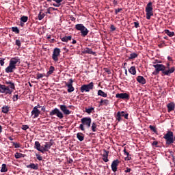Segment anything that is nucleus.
<instances>
[{"instance_id": "f257e3e1", "label": "nucleus", "mask_w": 175, "mask_h": 175, "mask_svg": "<svg viewBox=\"0 0 175 175\" xmlns=\"http://www.w3.org/2000/svg\"><path fill=\"white\" fill-rule=\"evenodd\" d=\"M153 68L155 70L152 72L154 76H157L159 75V72H161V76H170L172 73H174L175 68L172 67L170 69L166 70V66L163 64H154Z\"/></svg>"}, {"instance_id": "f03ea898", "label": "nucleus", "mask_w": 175, "mask_h": 175, "mask_svg": "<svg viewBox=\"0 0 175 175\" xmlns=\"http://www.w3.org/2000/svg\"><path fill=\"white\" fill-rule=\"evenodd\" d=\"M21 64V60L20 59V57H12L10 60L9 65L7 68H5V71L6 73H13L16 69H17V65H20Z\"/></svg>"}, {"instance_id": "7ed1b4c3", "label": "nucleus", "mask_w": 175, "mask_h": 175, "mask_svg": "<svg viewBox=\"0 0 175 175\" xmlns=\"http://www.w3.org/2000/svg\"><path fill=\"white\" fill-rule=\"evenodd\" d=\"M92 121V120L90 117L83 118L81 119V124L79 125V129H81V131H85L84 126H86V128H90L91 126Z\"/></svg>"}, {"instance_id": "20e7f679", "label": "nucleus", "mask_w": 175, "mask_h": 175, "mask_svg": "<svg viewBox=\"0 0 175 175\" xmlns=\"http://www.w3.org/2000/svg\"><path fill=\"white\" fill-rule=\"evenodd\" d=\"M167 146L173 144L174 143V134L173 131H167V133L163 136Z\"/></svg>"}, {"instance_id": "39448f33", "label": "nucleus", "mask_w": 175, "mask_h": 175, "mask_svg": "<svg viewBox=\"0 0 175 175\" xmlns=\"http://www.w3.org/2000/svg\"><path fill=\"white\" fill-rule=\"evenodd\" d=\"M75 29L77 31H81V36H83V38H85V36H87V35H88V32H90V31H88V29H87L85 26L83 24H77L75 25Z\"/></svg>"}, {"instance_id": "423d86ee", "label": "nucleus", "mask_w": 175, "mask_h": 175, "mask_svg": "<svg viewBox=\"0 0 175 175\" xmlns=\"http://www.w3.org/2000/svg\"><path fill=\"white\" fill-rule=\"evenodd\" d=\"M152 2L150 1L146 7L145 12L146 13V18L147 20L151 19V16H154V12L152 11Z\"/></svg>"}, {"instance_id": "0eeeda50", "label": "nucleus", "mask_w": 175, "mask_h": 175, "mask_svg": "<svg viewBox=\"0 0 175 175\" xmlns=\"http://www.w3.org/2000/svg\"><path fill=\"white\" fill-rule=\"evenodd\" d=\"M12 92L13 90L9 89V87H7L5 85L0 84V94H5V95H12Z\"/></svg>"}, {"instance_id": "6e6552de", "label": "nucleus", "mask_w": 175, "mask_h": 175, "mask_svg": "<svg viewBox=\"0 0 175 175\" xmlns=\"http://www.w3.org/2000/svg\"><path fill=\"white\" fill-rule=\"evenodd\" d=\"M91 90H94V82H90L88 85H83L81 87V92H90Z\"/></svg>"}, {"instance_id": "1a4fd4ad", "label": "nucleus", "mask_w": 175, "mask_h": 175, "mask_svg": "<svg viewBox=\"0 0 175 175\" xmlns=\"http://www.w3.org/2000/svg\"><path fill=\"white\" fill-rule=\"evenodd\" d=\"M49 116H56L60 120L64 118V113L58 108H55L49 113Z\"/></svg>"}, {"instance_id": "9d476101", "label": "nucleus", "mask_w": 175, "mask_h": 175, "mask_svg": "<svg viewBox=\"0 0 175 175\" xmlns=\"http://www.w3.org/2000/svg\"><path fill=\"white\" fill-rule=\"evenodd\" d=\"M129 116V114L127 112H125L124 111H118L116 114V118L117 121H118V122H120V121H121V120H122L121 118L122 117H124L125 118V120H128Z\"/></svg>"}, {"instance_id": "9b49d317", "label": "nucleus", "mask_w": 175, "mask_h": 175, "mask_svg": "<svg viewBox=\"0 0 175 175\" xmlns=\"http://www.w3.org/2000/svg\"><path fill=\"white\" fill-rule=\"evenodd\" d=\"M60 54L61 49L59 48H55L52 54V59H53L55 62H58V57H59Z\"/></svg>"}, {"instance_id": "f8f14e48", "label": "nucleus", "mask_w": 175, "mask_h": 175, "mask_svg": "<svg viewBox=\"0 0 175 175\" xmlns=\"http://www.w3.org/2000/svg\"><path fill=\"white\" fill-rule=\"evenodd\" d=\"M64 84L66 87L68 88V92L70 93L75 91V88L73 87V79H70L68 82H64Z\"/></svg>"}, {"instance_id": "ddd939ff", "label": "nucleus", "mask_w": 175, "mask_h": 175, "mask_svg": "<svg viewBox=\"0 0 175 175\" xmlns=\"http://www.w3.org/2000/svg\"><path fill=\"white\" fill-rule=\"evenodd\" d=\"M116 98H118V99L129 100L130 96L127 93H118L116 95Z\"/></svg>"}, {"instance_id": "4468645a", "label": "nucleus", "mask_w": 175, "mask_h": 175, "mask_svg": "<svg viewBox=\"0 0 175 175\" xmlns=\"http://www.w3.org/2000/svg\"><path fill=\"white\" fill-rule=\"evenodd\" d=\"M60 110L63 112L65 116H69L72 111H70L69 109H68V107L65 105H59Z\"/></svg>"}, {"instance_id": "2eb2a0df", "label": "nucleus", "mask_w": 175, "mask_h": 175, "mask_svg": "<svg viewBox=\"0 0 175 175\" xmlns=\"http://www.w3.org/2000/svg\"><path fill=\"white\" fill-rule=\"evenodd\" d=\"M51 146H53V142H46L44 146H42V154H44V152L49 151L51 148Z\"/></svg>"}, {"instance_id": "dca6fc26", "label": "nucleus", "mask_w": 175, "mask_h": 175, "mask_svg": "<svg viewBox=\"0 0 175 175\" xmlns=\"http://www.w3.org/2000/svg\"><path fill=\"white\" fill-rule=\"evenodd\" d=\"M118 165H120V161L118 159L114 160L112 162V163L111 165L112 172H116L117 171V167H118Z\"/></svg>"}, {"instance_id": "f3484780", "label": "nucleus", "mask_w": 175, "mask_h": 175, "mask_svg": "<svg viewBox=\"0 0 175 175\" xmlns=\"http://www.w3.org/2000/svg\"><path fill=\"white\" fill-rule=\"evenodd\" d=\"M40 114V110L38 109V107H34L31 111V116H34V118H38Z\"/></svg>"}, {"instance_id": "a211bd4d", "label": "nucleus", "mask_w": 175, "mask_h": 175, "mask_svg": "<svg viewBox=\"0 0 175 175\" xmlns=\"http://www.w3.org/2000/svg\"><path fill=\"white\" fill-rule=\"evenodd\" d=\"M63 0H46V2L49 3H51V2H55L56 3H53V6H55V8H59L61 6V2H62Z\"/></svg>"}, {"instance_id": "6ab92c4d", "label": "nucleus", "mask_w": 175, "mask_h": 175, "mask_svg": "<svg viewBox=\"0 0 175 175\" xmlns=\"http://www.w3.org/2000/svg\"><path fill=\"white\" fill-rule=\"evenodd\" d=\"M83 54H92V55H96V53L94 52L92 49L86 47L82 51Z\"/></svg>"}, {"instance_id": "aec40b11", "label": "nucleus", "mask_w": 175, "mask_h": 175, "mask_svg": "<svg viewBox=\"0 0 175 175\" xmlns=\"http://www.w3.org/2000/svg\"><path fill=\"white\" fill-rule=\"evenodd\" d=\"M34 148L43 154V148H42V145H40V143L38 141L35 142Z\"/></svg>"}, {"instance_id": "412c9836", "label": "nucleus", "mask_w": 175, "mask_h": 175, "mask_svg": "<svg viewBox=\"0 0 175 175\" xmlns=\"http://www.w3.org/2000/svg\"><path fill=\"white\" fill-rule=\"evenodd\" d=\"M109 103L110 100L101 98V100L99 101V106H109Z\"/></svg>"}, {"instance_id": "4be33fe9", "label": "nucleus", "mask_w": 175, "mask_h": 175, "mask_svg": "<svg viewBox=\"0 0 175 175\" xmlns=\"http://www.w3.org/2000/svg\"><path fill=\"white\" fill-rule=\"evenodd\" d=\"M103 152V161H104V162H107L109 161V151L106 150V149H104Z\"/></svg>"}, {"instance_id": "5701e85b", "label": "nucleus", "mask_w": 175, "mask_h": 175, "mask_svg": "<svg viewBox=\"0 0 175 175\" xmlns=\"http://www.w3.org/2000/svg\"><path fill=\"white\" fill-rule=\"evenodd\" d=\"M26 167H27V169H33V170H38V169H39V165L38 164L31 163L29 165H27Z\"/></svg>"}, {"instance_id": "b1692460", "label": "nucleus", "mask_w": 175, "mask_h": 175, "mask_svg": "<svg viewBox=\"0 0 175 175\" xmlns=\"http://www.w3.org/2000/svg\"><path fill=\"white\" fill-rule=\"evenodd\" d=\"M137 81L140 84H143V85L147 83V81H146V79L144 78L143 76H140V75L137 77Z\"/></svg>"}, {"instance_id": "393cba45", "label": "nucleus", "mask_w": 175, "mask_h": 175, "mask_svg": "<svg viewBox=\"0 0 175 175\" xmlns=\"http://www.w3.org/2000/svg\"><path fill=\"white\" fill-rule=\"evenodd\" d=\"M5 84H7V87H8L9 90H16V86L14 85V83H12V81H5Z\"/></svg>"}, {"instance_id": "a878e982", "label": "nucleus", "mask_w": 175, "mask_h": 175, "mask_svg": "<svg viewBox=\"0 0 175 175\" xmlns=\"http://www.w3.org/2000/svg\"><path fill=\"white\" fill-rule=\"evenodd\" d=\"M167 107L168 113H170V111H173V110H174V103H170L167 104Z\"/></svg>"}, {"instance_id": "bb28decb", "label": "nucleus", "mask_w": 175, "mask_h": 175, "mask_svg": "<svg viewBox=\"0 0 175 175\" xmlns=\"http://www.w3.org/2000/svg\"><path fill=\"white\" fill-rule=\"evenodd\" d=\"M97 95L98 96H103V98H107V93H105L102 90L98 91Z\"/></svg>"}, {"instance_id": "cd10ccee", "label": "nucleus", "mask_w": 175, "mask_h": 175, "mask_svg": "<svg viewBox=\"0 0 175 175\" xmlns=\"http://www.w3.org/2000/svg\"><path fill=\"white\" fill-rule=\"evenodd\" d=\"M54 70H55V68H54V66H51L49 68V70L46 73V77H49L50 75H53V73L54 72Z\"/></svg>"}, {"instance_id": "c85d7f7f", "label": "nucleus", "mask_w": 175, "mask_h": 175, "mask_svg": "<svg viewBox=\"0 0 175 175\" xmlns=\"http://www.w3.org/2000/svg\"><path fill=\"white\" fill-rule=\"evenodd\" d=\"M62 42H68L69 40H72V36H64L63 38H61Z\"/></svg>"}, {"instance_id": "c756f323", "label": "nucleus", "mask_w": 175, "mask_h": 175, "mask_svg": "<svg viewBox=\"0 0 175 175\" xmlns=\"http://www.w3.org/2000/svg\"><path fill=\"white\" fill-rule=\"evenodd\" d=\"M77 138L78 140H79V142H83V140H84V134L82 133H78L77 134Z\"/></svg>"}, {"instance_id": "7c9ffc66", "label": "nucleus", "mask_w": 175, "mask_h": 175, "mask_svg": "<svg viewBox=\"0 0 175 175\" xmlns=\"http://www.w3.org/2000/svg\"><path fill=\"white\" fill-rule=\"evenodd\" d=\"M164 32L165 33H166V35H167V36H170V38H172V36H174V32L170 31L169 29H165Z\"/></svg>"}, {"instance_id": "2f4dec72", "label": "nucleus", "mask_w": 175, "mask_h": 175, "mask_svg": "<svg viewBox=\"0 0 175 175\" xmlns=\"http://www.w3.org/2000/svg\"><path fill=\"white\" fill-rule=\"evenodd\" d=\"M9 109H10V107L8 106H3L1 108V111L4 114H8V113H9Z\"/></svg>"}, {"instance_id": "473e14b6", "label": "nucleus", "mask_w": 175, "mask_h": 175, "mask_svg": "<svg viewBox=\"0 0 175 175\" xmlns=\"http://www.w3.org/2000/svg\"><path fill=\"white\" fill-rule=\"evenodd\" d=\"M129 73H131V75H136V67L131 66L129 70Z\"/></svg>"}, {"instance_id": "72a5a7b5", "label": "nucleus", "mask_w": 175, "mask_h": 175, "mask_svg": "<svg viewBox=\"0 0 175 175\" xmlns=\"http://www.w3.org/2000/svg\"><path fill=\"white\" fill-rule=\"evenodd\" d=\"M6 172H8V167H6V164H2L1 172L6 173Z\"/></svg>"}, {"instance_id": "f704fd0d", "label": "nucleus", "mask_w": 175, "mask_h": 175, "mask_svg": "<svg viewBox=\"0 0 175 175\" xmlns=\"http://www.w3.org/2000/svg\"><path fill=\"white\" fill-rule=\"evenodd\" d=\"M139 55L136 53H133L130 55V57H129V59H135V58H137Z\"/></svg>"}, {"instance_id": "c9c22d12", "label": "nucleus", "mask_w": 175, "mask_h": 175, "mask_svg": "<svg viewBox=\"0 0 175 175\" xmlns=\"http://www.w3.org/2000/svg\"><path fill=\"white\" fill-rule=\"evenodd\" d=\"M14 157L16 159H20V158H23V157H24V154L22 153L16 152Z\"/></svg>"}, {"instance_id": "e433bc0d", "label": "nucleus", "mask_w": 175, "mask_h": 175, "mask_svg": "<svg viewBox=\"0 0 175 175\" xmlns=\"http://www.w3.org/2000/svg\"><path fill=\"white\" fill-rule=\"evenodd\" d=\"M94 110V107L85 108V113H88V114H91V113H92Z\"/></svg>"}, {"instance_id": "4c0bfd02", "label": "nucleus", "mask_w": 175, "mask_h": 175, "mask_svg": "<svg viewBox=\"0 0 175 175\" xmlns=\"http://www.w3.org/2000/svg\"><path fill=\"white\" fill-rule=\"evenodd\" d=\"M96 126H97V125H96V122H93L92 124V132H96V129H97Z\"/></svg>"}, {"instance_id": "58836bf2", "label": "nucleus", "mask_w": 175, "mask_h": 175, "mask_svg": "<svg viewBox=\"0 0 175 175\" xmlns=\"http://www.w3.org/2000/svg\"><path fill=\"white\" fill-rule=\"evenodd\" d=\"M12 32H15V33H20V30L18 29V27H12Z\"/></svg>"}, {"instance_id": "ea45409f", "label": "nucleus", "mask_w": 175, "mask_h": 175, "mask_svg": "<svg viewBox=\"0 0 175 175\" xmlns=\"http://www.w3.org/2000/svg\"><path fill=\"white\" fill-rule=\"evenodd\" d=\"M21 21L22 23H27V21H28V16H23L21 18Z\"/></svg>"}, {"instance_id": "a19ab883", "label": "nucleus", "mask_w": 175, "mask_h": 175, "mask_svg": "<svg viewBox=\"0 0 175 175\" xmlns=\"http://www.w3.org/2000/svg\"><path fill=\"white\" fill-rule=\"evenodd\" d=\"M44 14L42 13V12H40L38 17V20H43V18H44Z\"/></svg>"}, {"instance_id": "79ce46f5", "label": "nucleus", "mask_w": 175, "mask_h": 175, "mask_svg": "<svg viewBox=\"0 0 175 175\" xmlns=\"http://www.w3.org/2000/svg\"><path fill=\"white\" fill-rule=\"evenodd\" d=\"M149 128L150 129V131H152V132H154V133H157V128H155V126H152V125H150Z\"/></svg>"}, {"instance_id": "37998d69", "label": "nucleus", "mask_w": 175, "mask_h": 175, "mask_svg": "<svg viewBox=\"0 0 175 175\" xmlns=\"http://www.w3.org/2000/svg\"><path fill=\"white\" fill-rule=\"evenodd\" d=\"M44 77V75H43V74L38 73L36 75L37 80H39V79H43Z\"/></svg>"}, {"instance_id": "c03bdc74", "label": "nucleus", "mask_w": 175, "mask_h": 175, "mask_svg": "<svg viewBox=\"0 0 175 175\" xmlns=\"http://www.w3.org/2000/svg\"><path fill=\"white\" fill-rule=\"evenodd\" d=\"M15 44L18 46V47H21V41H20V40H16Z\"/></svg>"}, {"instance_id": "a18cd8bd", "label": "nucleus", "mask_w": 175, "mask_h": 175, "mask_svg": "<svg viewBox=\"0 0 175 175\" xmlns=\"http://www.w3.org/2000/svg\"><path fill=\"white\" fill-rule=\"evenodd\" d=\"M13 100L14 102H17V100H18V94H14L13 96Z\"/></svg>"}, {"instance_id": "49530a36", "label": "nucleus", "mask_w": 175, "mask_h": 175, "mask_svg": "<svg viewBox=\"0 0 175 175\" xmlns=\"http://www.w3.org/2000/svg\"><path fill=\"white\" fill-rule=\"evenodd\" d=\"M13 146L15 147V148H20V144L17 142H14Z\"/></svg>"}, {"instance_id": "de8ad7c7", "label": "nucleus", "mask_w": 175, "mask_h": 175, "mask_svg": "<svg viewBox=\"0 0 175 175\" xmlns=\"http://www.w3.org/2000/svg\"><path fill=\"white\" fill-rule=\"evenodd\" d=\"M120 12H122V8L115 9V14H118Z\"/></svg>"}, {"instance_id": "09e8293b", "label": "nucleus", "mask_w": 175, "mask_h": 175, "mask_svg": "<svg viewBox=\"0 0 175 175\" xmlns=\"http://www.w3.org/2000/svg\"><path fill=\"white\" fill-rule=\"evenodd\" d=\"M22 129L23 131H27V129H29V125H23L22 126Z\"/></svg>"}, {"instance_id": "8fccbe9b", "label": "nucleus", "mask_w": 175, "mask_h": 175, "mask_svg": "<svg viewBox=\"0 0 175 175\" xmlns=\"http://www.w3.org/2000/svg\"><path fill=\"white\" fill-rule=\"evenodd\" d=\"M36 157H37V159L38 161H42L43 160V157H42V156L39 155L38 154H36Z\"/></svg>"}, {"instance_id": "3c124183", "label": "nucleus", "mask_w": 175, "mask_h": 175, "mask_svg": "<svg viewBox=\"0 0 175 175\" xmlns=\"http://www.w3.org/2000/svg\"><path fill=\"white\" fill-rule=\"evenodd\" d=\"M132 172V169L129 167H126V170H124V173H131Z\"/></svg>"}, {"instance_id": "603ef678", "label": "nucleus", "mask_w": 175, "mask_h": 175, "mask_svg": "<svg viewBox=\"0 0 175 175\" xmlns=\"http://www.w3.org/2000/svg\"><path fill=\"white\" fill-rule=\"evenodd\" d=\"M123 152H124V155H126V157H129V155H131L129 154V152H126V148L124 149Z\"/></svg>"}, {"instance_id": "864d4df0", "label": "nucleus", "mask_w": 175, "mask_h": 175, "mask_svg": "<svg viewBox=\"0 0 175 175\" xmlns=\"http://www.w3.org/2000/svg\"><path fill=\"white\" fill-rule=\"evenodd\" d=\"M0 65L1 66H3V65H5V59H3L0 60Z\"/></svg>"}, {"instance_id": "5fc2aeb1", "label": "nucleus", "mask_w": 175, "mask_h": 175, "mask_svg": "<svg viewBox=\"0 0 175 175\" xmlns=\"http://www.w3.org/2000/svg\"><path fill=\"white\" fill-rule=\"evenodd\" d=\"M134 25L136 28H139V22H134Z\"/></svg>"}, {"instance_id": "6e6d98bb", "label": "nucleus", "mask_w": 175, "mask_h": 175, "mask_svg": "<svg viewBox=\"0 0 175 175\" xmlns=\"http://www.w3.org/2000/svg\"><path fill=\"white\" fill-rule=\"evenodd\" d=\"M152 146H155L157 147V146H158V142L157 141H154L152 144Z\"/></svg>"}, {"instance_id": "4d7b16f0", "label": "nucleus", "mask_w": 175, "mask_h": 175, "mask_svg": "<svg viewBox=\"0 0 175 175\" xmlns=\"http://www.w3.org/2000/svg\"><path fill=\"white\" fill-rule=\"evenodd\" d=\"M165 68L167 70H169V69H170V63H167V66Z\"/></svg>"}, {"instance_id": "13d9d810", "label": "nucleus", "mask_w": 175, "mask_h": 175, "mask_svg": "<svg viewBox=\"0 0 175 175\" xmlns=\"http://www.w3.org/2000/svg\"><path fill=\"white\" fill-rule=\"evenodd\" d=\"M111 31H116V27L114 26V25H111Z\"/></svg>"}, {"instance_id": "bf43d9fd", "label": "nucleus", "mask_w": 175, "mask_h": 175, "mask_svg": "<svg viewBox=\"0 0 175 175\" xmlns=\"http://www.w3.org/2000/svg\"><path fill=\"white\" fill-rule=\"evenodd\" d=\"M70 20H71V21H76V18H75L73 16H70Z\"/></svg>"}, {"instance_id": "052dcab7", "label": "nucleus", "mask_w": 175, "mask_h": 175, "mask_svg": "<svg viewBox=\"0 0 175 175\" xmlns=\"http://www.w3.org/2000/svg\"><path fill=\"white\" fill-rule=\"evenodd\" d=\"M126 159H127V161H131V159H132V157H131V155H129V156H127Z\"/></svg>"}, {"instance_id": "680f3d73", "label": "nucleus", "mask_w": 175, "mask_h": 175, "mask_svg": "<svg viewBox=\"0 0 175 175\" xmlns=\"http://www.w3.org/2000/svg\"><path fill=\"white\" fill-rule=\"evenodd\" d=\"M41 110H42V111H46V107H45V106H43V107L41 108Z\"/></svg>"}, {"instance_id": "e2e57ef3", "label": "nucleus", "mask_w": 175, "mask_h": 175, "mask_svg": "<svg viewBox=\"0 0 175 175\" xmlns=\"http://www.w3.org/2000/svg\"><path fill=\"white\" fill-rule=\"evenodd\" d=\"M49 9H51V10H58L57 8H53V7H50Z\"/></svg>"}, {"instance_id": "0e129e2a", "label": "nucleus", "mask_w": 175, "mask_h": 175, "mask_svg": "<svg viewBox=\"0 0 175 175\" xmlns=\"http://www.w3.org/2000/svg\"><path fill=\"white\" fill-rule=\"evenodd\" d=\"M113 5H118V2L117 1V0H113Z\"/></svg>"}, {"instance_id": "69168bd1", "label": "nucleus", "mask_w": 175, "mask_h": 175, "mask_svg": "<svg viewBox=\"0 0 175 175\" xmlns=\"http://www.w3.org/2000/svg\"><path fill=\"white\" fill-rule=\"evenodd\" d=\"M50 10H51V9H50V8H48V9H47L46 14L48 13L49 14H51V12H50Z\"/></svg>"}, {"instance_id": "338daca9", "label": "nucleus", "mask_w": 175, "mask_h": 175, "mask_svg": "<svg viewBox=\"0 0 175 175\" xmlns=\"http://www.w3.org/2000/svg\"><path fill=\"white\" fill-rule=\"evenodd\" d=\"M167 59H168V61H173V59L170 56L167 57Z\"/></svg>"}, {"instance_id": "774afa93", "label": "nucleus", "mask_w": 175, "mask_h": 175, "mask_svg": "<svg viewBox=\"0 0 175 175\" xmlns=\"http://www.w3.org/2000/svg\"><path fill=\"white\" fill-rule=\"evenodd\" d=\"M76 43H77V41H76V40H72V44H76Z\"/></svg>"}]
</instances>
